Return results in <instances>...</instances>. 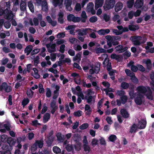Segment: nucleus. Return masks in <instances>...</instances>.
Returning <instances> with one entry per match:
<instances>
[{"instance_id": "nucleus-56", "label": "nucleus", "mask_w": 154, "mask_h": 154, "mask_svg": "<svg viewBox=\"0 0 154 154\" xmlns=\"http://www.w3.org/2000/svg\"><path fill=\"white\" fill-rule=\"evenodd\" d=\"M39 93L40 94L43 93L45 91V89L43 88V85L41 84H40L39 85Z\"/></svg>"}, {"instance_id": "nucleus-7", "label": "nucleus", "mask_w": 154, "mask_h": 154, "mask_svg": "<svg viewBox=\"0 0 154 154\" xmlns=\"http://www.w3.org/2000/svg\"><path fill=\"white\" fill-rule=\"evenodd\" d=\"M146 120L144 119H141L138 122V127L140 129H143L145 128L146 126Z\"/></svg>"}, {"instance_id": "nucleus-52", "label": "nucleus", "mask_w": 154, "mask_h": 154, "mask_svg": "<svg viewBox=\"0 0 154 154\" xmlns=\"http://www.w3.org/2000/svg\"><path fill=\"white\" fill-rule=\"evenodd\" d=\"M82 111L79 110L76 112H75L74 113V116L75 117H80L82 116Z\"/></svg>"}, {"instance_id": "nucleus-62", "label": "nucleus", "mask_w": 154, "mask_h": 154, "mask_svg": "<svg viewBox=\"0 0 154 154\" xmlns=\"http://www.w3.org/2000/svg\"><path fill=\"white\" fill-rule=\"evenodd\" d=\"M65 45L64 44H62L60 47L59 51L62 53H63L65 51Z\"/></svg>"}, {"instance_id": "nucleus-12", "label": "nucleus", "mask_w": 154, "mask_h": 154, "mask_svg": "<svg viewBox=\"0 0 154 154\" xmlns=\"http://www.w3.org/2000/svg\"><path fill=\"white\" fill-rule=\"evenodd\" d=\"M146 93L145 94V95L146 96L147 98L151 100H152V93L149 87H148L147 91Z\"/></svg>"}, {"instance_id": "nucleus-37", "label": "nucleus", "mask_w": 154, "mask_h": 154, "mask_svg": "<svg viewBox=\"0 0 154 154\" xmlns=\"http://www.w3.org/2000/svg\"><path fill=\"white\" fill-rule=\"evenodd\" d=\"M120 99L122 104H124L127 102L128 97L126 95H125L123 96H122V97H121Z\"/></svg>"}, {"instance_id": "nucleus-11", "label": "nucleus", "mask_w": 154, "mask_h": 154, "mask_svg": "<svg viewBox=\"0 0 154 154\" xmlns=\"http://www.w3.org/2000/svg\"><path fill=\"white\" fill-rule=\"evenodd\" d=\"M104 0H95V8L97 10L99 8L101 7L103 3Z\"/></svg>"}, {"instance_id": "nucleus-30", "label": "nucleus", "mask_w": 154, "mask_h": 154, "mask_svg": "<svg viewBox=\"0 0 154 154\" xmlns=\"http://www.w3.org/2000/svg\"><path fill=\"white\" fill-rule=\"evenodd\" d=\"M101 66V63L98 62L97 63L95 66L94 69L95 70V73L96 74L98 73L100 70V67Z\"/></svg>"}, {"instance_id": "nucleus-5", "label": "nucleus", "mask_w": 154, "mask_h": 154, "mask_svg": "<svg viewBox=\"0 0 154 154\" xmlns=\"http://www.w3.org/2000/svg\"><path fill=\"white\" fill-rule=\"evenodd\" d=\"M143 97V95L140 94H137V97L134 98V101L136 104L140 105L142 104V98Z\"/></svg>"}, {"instance_id": "nucleus-10", "label": "nucleus", "mask_w": 154, "mask_h": 154, "mask_svg": "<svg viewBox=\"0 0 154 154\" xmlns=\"http://www.w3.org/2000/svg\"><path fill=\"white\" fill-rule=\"evenodd\" d=\"M9 145L10 146H11L12 148V146L14 145L16 142L15 139L12 138L11 137H8V140L7 142Z\"/></svg>"}, {"instance_id": "nucleus-39", "label": "nucleus", "mask_w": 154, "mask_h": 154, "mask_svg": "<svg viewBox=\"0 0 154 154\" xmlns=\"http://www.w3.org/2000/svg\"><path fill=\"white\" fill-rule=\"evenodd\" d=\"M53 150L54 152L56 154H58L61 152V149L58 147L55 146L53 147Z\"/></svg>"}, {"instance_id": "nucleus-45", "label": "nucleus", "mask_w": 154, "mask_h": 154, "mask_svg": "<svg viewBox=\"0 0 154 154\" xmlns=\"http://www.w3.org/2000/svg\"><path fill=\"white\" fill-rule=\"evenodd\" d=\"M34 94V92L31 89L27 91L26 94L28 97L29 98H32Z\"/></svg>"}, {"instance_id": "nucleus-9", "label": "nucleus", "mask_w": 154, "mask_h": 154, "mask_svg": "<svg viewBox=\"0 0 154 154\" xmlns=\"http://www.w3.org/2000/svg\"><path fill=\"white\" fill-rule=\"evenodd\" d=\"M143 0H137L135 2L134 6L136 8H141L143 5Z\"/></svg>"}, {"instance_id": "nucleus-16", "label": "nucleus", "mask_w": 154, "mask_h": 154, "mask_svg": "<svg viewBox=\"0 0 154 154\" xmlns=\"http://www.w3.org/2000/svg\"><path fill=\"white\" fill-rule=\"evenodd\" d=\"M137 90L140 93L145 94L147 91V89L146 88L143 86H138L137 88Z\"/></svg>"}, {"instance_id": "nucleus-53", "label": "nucleus", "mask_w": 154, "mask_h": 154, "mask_svg": "<svg viewBox=\"0 0 154 154\" xmlns=\"http://www.w3.org/2000/svg\"><path fill=\"white\" fill-rule=\"evenodd\" d=\"M39 19L37 17H35L33 18V21L35 26H37L39 24Z\"/></svg>"}, {"instance_id": "nucleus-61", "label": "nucleus", "mask_w": 154, "mask_h": 154, "mask_svg": "<svg viewBox=\"0 0 154 154\" xmlns=\"http://www.w3.org/2000/svg\"><path fill=\"white\" fill-rule=\"evenodd\" d=\"M103 18L104 20L106 22L110 20V17L107 15L106 14H104L103 15Z\"/></svg>"}, {"instance_id": "nucleus-42", "label": "nucleus", "mask_w": 154, "mask_h": 154, "mask_svg": "<svg viewBox=\"0 0 154 154\" xmlns=\"http://www.w3.org/2000/svg\"><path fill=\"white\" fill-rule=\"evenodd\" d=\"M75 16L72 14H70L68 15L67 20L69 22H73Z\"/></svg>"}, {"instance_id": "nucleus-59", "label": "nucleus", "mask_w": 154, "mask_h": 154, "mask_svg": "<svg viewBox=\"0 0 154 154\" xmlns=\"http://www.w3.org/2000/svg\"><path fill=\"white\" fill-rule=\"evenodd\" d=\"M81 5L80 4L77 3L75 7V9L77 11H79L81 10Z\"/></svg>"}, {"instance_id": "nucleus-22", "label": "nucleus", "mask_w": 154, "mask_h": 154, "mask_svg": "<svg viewBox=\"0 0 154 154\" xmlns=\"http://www.w3.org/2000/svg\"><path fill=\"white\" fill-rule=\"evenodd\" d=\"M32 70L34 71V75H32L36 79L39 78L40 77V75L38 74V69L35 68H33Z\"/></svg>"}, {"instance_id": "nucleus-24", "label": "nucleus", "mask_w": 154, "mask_h": 154, "mask_svg": "<svg viewBox=\"0 0 154 154\" xmlns=\"http://www.w3.org/2000/svg\"><path fill=\"white\" fill-rule=\"evenodd\" d=\"M56 137L58 141L61 142H63L64 140V135L62 136L61 133L58 132L56 134Z\"/></svg>"}, {"instance_id": "nucleus-19", "label": "nucleus", "mask_w": 154, "mask_h": 154, "mask_svg": "<svg viewBox=\"0 0 154 154\" xmlns=\"http://www.w3.org/2000/svg\"><path fill=\"white\" fill-rule=\"evenodd\" d=\"M51 117L50 114L49 113H46L43 117V122L44 123H46L50 119Z\"/></svg>"}, {"instance_id": "nucleus-18", "label": "nucleus", "mask_w": 154, "mask_h": 154, "mask_svg": "<svg viewBox=\"0 0 154 154\" xmlns=\"http://www.w3.org/2000/svg\"><path fill=\"white\" fill-rule=\"evenodd\" d=\"M123 7V4L121 2L117 3L115 5V10L116 12H118L121 10Z\"/></svg>"}, {"instance_id": "nucleus-6", "label": "nucleus", "mask_w": 154, "mask_h": 154, "mask_svg": "<svg viewBox=\"0 0 154 154\" xmlns=\"http://www.w3.org/2000/svg\"><path fill=\"white\" fill-rule=\"evenodd\" d=\"M56 102L55 100H52L50 103V107L51 108V113L54 114L55 111L57 110L58 108L57 106L56 105Z\"/></svg>"}, {"instance_id": "nucleus-26", "label": "nucleus", "mask_w": 154, "mask_h": 154, "mask_svg": "<svg viewBox=\"0 0 154 154\" xmlns=\"http://www.w3.org/2000/svg\"><path fill=\"white\" fill-rule=\"evenodd\" d=\"M129 29L131 31H135L139 29L138 25H129L128 26Z\"/></svg>"}, {"instance_id": "nucleus-8", "label": "nucleus", "mask_w": 154, "mask_h": 154, "mask_svg": "<svg viewBox=\"0 0 154 154\" xmlns=\"http://www.w3.org/2000/svg\"><path fill=\"white\" fill-rule=\"evenodd\" d=\"M120 112L121 114L124 118L127 119L129 117V114L126 109H121L120 110Z\"/></svg>"}, {"instance_id": "nucleus-1", "label": "nucleus", "mask_w": 154, "mask_h": 154, "mask_svg": "<svg viewBox=\"0 0 154 154\" xmlns=\"http://www.w3.org/2000/svg\"><path fill=\"white\" fill-rule=\"evenodd\" d=\"M116 3L115 0H107L106 1L103 6L105 10H108L113 8Z\"/></svg>"}, {"instance_id": "nucleus-20", "label": "nucleus", "mask_w": 154, "mask_h": 154, "mask_svg": "<svg viewBox=\"0 0 154 154\" xmlns=\"http://www.w3.org/2000/svg\"><path fill=\"white\" fill-rule=\"evenodd\" d=\"M34 143L37 146H38L39 148H42L43 146L44 142L42 140H36Z\"/></svg>"}, {"instance_id": "nucleus-27", "label": "nucleus", "mask_w": 154, "mask_h": 154, "mask_svg": "<svg viewBox=\"0 0 154 154\" xmlns=\"http://www.w3.org/2000/svg\"><path fill=\"white\" fill-rule=\"evenodd\" d=\"M94 4L92 2H90L88 3L86 8L87 11L89 12V11H91L94 8Z\"/></svg>"}, {"instance_id": "nucleus-46", "label": "nucleus", "mask_w": 154, "mask_h": 154, "mask_svg": "<svg viewBox=\"0 0 154 154\" xmlns=\"http://www.w3.org/2000/svg\"><path fill=\"white\" fill-rule=\"evenodd\" d=\"M88 127V124L87 123L83 124L79 126V128L81 130L86 129Z\"/></svg>"}, {"instance_id": "nucleus-34", "label": "nucleus", "mask_w": 154, "mask_h": 154, "mask_svg": "<svg viewBox=\"0 0 154 154\" xmlns=\"http://www.w3.org/2000/svg\"><path fill=\"white\" fill-rule=\"evenodd\" d=\"M29 102V99L27 97L24 98L22 102V105L23 106V107L28 104Z\"/></svg>"}, {"instance_id": "nucleus-44", "label": "nucleus", "mask_w": 154, "mask_h": 154, "mask_svg": "<svg viewBox=\"0 0 154 154\" xmlns=\"http://www.w3.org/2000/svg\"><path fill=\"white\" fill-rule=\"evenodd\" d=\"M13 14L12 12L11 11H9V13H8L6 15V19L8 20H10L11 19H12L13 18V17L12 15Z\"/></svg>"}, {"instance_id": "nucleus-23", "label": "nucleus", "mask_w": 154, "mask_h": 154, "mask_svg": "<svg viewBox=\"0 0 154 154\" xmlns=\"http://www.w3.org/2000/svg\"><path fill=\"white\" fill-rule=\"evenodd\" d=\"M96 54H100L101 53H106V51L103 48H97L96 47L95 49V52Z\"/></svg>"}, {"instance_id": "nucleus-33", "label": "nucleus", "mask_w": 154, "mask_h": 154, "mask_svg": "<svg viewBox=\"0 0 154 154\" xmlns=\"http://www.w3.org/2000/svg\"><path fill=\"white\" fill-rule=\"evenodd\" d=\"M56 45L55 43L52 44L51 45V48L52 49H48V52L50 53H51L56 51Z\"/></svg>"}, {"instance_id": "nucleus-48", "label": "nucleus", "mask_w": 154, "mask_h": 154, "mask_svg": "<svg viewBox=\"0 0 154 154\" xmlns=\"http://www.w3.org/2000/svg\"><path fill=\"white\" fill-rule=\"evenodd\" d=\"M78 41V39L75 38H70L69 39V41L72 44L76 43Z\"/></svg>"}, {"instance_id": "nucleus-28", "label": "nucleus", "mask_w": 154, "mask_h": 154, "mask_svg": "<svg viewBox=\"0 0 154 154\" xmlns=\"http://www.w3.org/2000/svg\"><path fill=\"white\" fill-rule=\"evenodd\" d=\"M137 129V126L135 124H134L130 127L129 132L132 134L133 133H135Z\"/></svg>"}, {"instance_id": "nucleus-29", "label": "nucleus", "mask_w": 154, "mask_h": 154, "mask_svg": "<svg viewBox=\"0 0 154 154\" xmlns=\"http://www.w3.org/2000/svg\"><path fill=\"white\" fill-rule=\"evenodd\" d=\"M131 80L135 84H137L138 82V79L135 76L134 73H133L131 76Z\"/></svg>"}, {"instance_id": "nucleus-15", "label": "nucleus", "mask_w": 154, "mask_h": 154, "mask_svg": "<svg viewBox=\"0 0 154 154\" xmlns=\"http://www.w3.org/2000/svg\"><path fill=\"white\" fill-rule=\"evenodd\" d=\"M46 20L53 27L55 26L57 24V21L56 20L52 21L51 18L49 16H47L46 17Z\"/></svg>"}, {"instance_id": "nucleus-41", "label": "nucleus", "mask_w": 154, "mask_h": 154, "mask_svg": "<svg viewBox=\"0 0 154 154\" xmlns=\"http://www.w3.org/2000/svg\"><path fill=\"white\" fill-rule=\"evenodd\" d=\"M2 148L3 150H5V151L8 150L12 149V148L11 147V146H9L6 144L3 145L2 146Z\"/></svg>"}, {"instance_id": "nucleus-64", "label": "nucleus", "mask_w": 154, "mask_h": 154, "mask_svg": "<svg viewBox=\"0 0 154 154\" xmlns=\"http://www.w3.org/2000/svg\"><path fill=\"white\" fill-rule=\"evenodd\" d=\"M5 27L6 29H9L11 26V23L9 21L5 22L4 24Z\"/></svg>"}, {"instance_id": "nucleus-40", "label": "nucleus", "mask_w": 154, "mask_h": 154, "mask_svg": "<svg viewBox=\"0 0 154 154\" xmlns=\"http://www.w3.org/2000/svg\"><path fill=\"white\" fill-rule=\"evenodd\" d=\"M117 139L116 136L114 134L111 135L109 137V140L112 142H114Z\"/></svg>"}, {"instance_id": "nucleus-31", "label": "nucleus", "mask_w": 154, "mask_h": 154, "mask_svg": "<svg viewBox=\"0 0 154 154\" xmlns=\"http://www.w3.org/2000/svg\"><path fill=\"white\" fill-rule=\"evenodd\" d=\"M63 0H53V3L55 7H56L58 5L62 4Z\"/></svg>"}, {"instance_id": "nucleus-13", "label": "nucleus", "mask_w": 154, "mask_h": 154, "mask_svg": "<svg viewBox=\"0 0 154 154\" xmlns=\"http://www.w3.org/2000/svg\"><path fill=\"white\" fill-rule=\"evenodd\" d=\"M38 18L39 19L40 21V24L41 26L43 27L46 26V23L45 22L42 20V15L40 14H38Z\"/></svg>"}, {"instance_id": "nucleus-63", "label": "nucleus", "mask_w": 154, "mask_h": 154, "mask_svg": "<svg viewBox=\"0 0 154 154\" xmlns=\"http://www.w3.org/2000/svg\"><path fill=\"white\" fill-rule=\"evenodd\" d=\"M123 59V57L122 55H117L115 60L118 62H120L122 61Z\"/></svg>"}, {"instance_id": "nucleus-57", "label": "nucleus", "mask_w": 154, "mask_h": 154, "mask_svg": "<svg viewBox=\"0 0 154 154\" xmlns=\"http://www.w3.org/2000/svg\"><path fill=\"white\" fill-rule=\"evenodd\" d=\"M46 95V97H51V92L50 88H47Z\"/></svg>"}, {"instance_id": "nucleus-58", "label": "nucleus", "mask_w": 154, "mask_h": 154, "mask_svg": "<svg viewBox=\"0 0 154 154\" xmlns=\"http://www.w3.org/2000/svg\"><path fill=\"white\" fill-rule=\"evenodd\" d=\"M22 78L20 74H18L17 75V77L16 78V79L15 80V81H17L19 80H20L19 82H23L24 80V78L23 79H21Z\"/></svg>"}, {"instance_id": "nucleus-54", "label": "nucleus", "mask_w": 154, "mask_h": 154, "mask_svg": "<svg viewBox=\"0 0 154 154\" xmlns=\"http://www.w3.org/2000/svg\"><path fill=\"white\" fill-rule=\"evenodd\" d=\"M51 59L52 61H54L56 58V54L53 53L50 54Z\"/></svg>"}, {"instance_id": "nucleus-43", "label": "nucleus", "mask_w": 154, "mask_h": 154, "mask_svg": "<svg viewBox=\"0 0 154 154\" xmlns=\"http://www.w3.org/2000/svg\"><path fill=\"white\" fill-rule=\"evenodd\" d=\"M127 4L128 8H131L134 4V0H128L127 2Z\"/></svg>"}, {"instance_id": "nucleus-32", "label": "nucleus", "mask_w": 154, "mask_h": 154, "mask_svg": "<svg viewBox=\"0 0 154 154\" xmlns=\"http://www.w3.org/2000/svg\"><path fill=\"white\" fill-rule=\"evenodd\" d=\"M121 87L123 89H127L129 88V85L126 82H123L121 83Z\"/></svg>"}, {"instance_id": "nucleus-35", "label": "nucleus", "mask_w": 154, "mask_h": 154, "mask_svg": "<svg viewBox=\"0 0 154 154\" xmlns=\"http://www.w3.org/2000/svg\"><path fill=\"white\" fill-rule=\"evenodd\" d=\"M28 6L30 11L33 13L34 12V9L33 5L32 3L30 1L28 2Z\"/></svg>"}, {"instance_id": "nucleus-38", "label": "nucleus", "mask_w": 154, "mask_h": 154, "mask_svg": "<svg viewBox=\"0 0 154 154\" xmlns=\"http://www.w3.org/2000/svg\"><path fill=\"white\" fill-rule=\"evenodd\" d=\"M37 146L34 143L31 146L30 148L31 151L32 153H35V151L37 150Z\"/></svg>"}, {"instance_id": "nucleus-17", "label": "nucleus", "mask_w": 154, "mask_h": 154, "mask_svg": "<svg viewBox=\"0 0 154 154\" xmlns=\"http://www.w3.org/2000/svg\"><path fill=\"white\" fill-rule=\"evenodd\" d=\"M77 32L79 35L83 36L86 35L88 32V29H78Z\"/></svg>"}, {"instance_id": "nucleus-36", "label": "nucleus", "mask_w": 154, "mask_h": 154, "mask_svg": "<svg viewBox=\"0 0 154 154\" xmlns=\"http://www.w3.org/2000/svg\"><path fill=\"white\" fill-rule=\"evenodd\" d=\"M8 137L7 135L5 134L2 135L1 137V140L2 142L4 143L7 142Z\"/></svg>"}, {"instance_id": "nucleus-14", "label": "nucleus", "mask_w": 154, "mask_h": 154, "mask_svg": "<svg viewBox=\"0 0 154 154\" xmlns=\"http://www.w3.org/2000/svg\"><path fill=\"white\" fill-rule=\"evenodd\" d=\"M34 45H29L27 46L24 50L25 53H26V55H29L32 50Z\"/></svg>"}, {"instance_id": "nucleus-55", "label": "nucleus", "mask_w": 154, "mask_h": 154, "mask_svg": "<svg viewBox=\"0 0 154 154\" xmlns=\"http://www.w3.org/2000/svg\"><path fill=\"white\" fill-rule=\"evenodd\" d=\"M97 17L95 16L92 17L89 19L90 22L92 23L95 22L97 21Z\"/></svg>"}, {"instance_id": "nucleus-2", "label": "nucleus", "mask_w": 154, "mask_h": 154, "mask_svg": "<svg viewBox=\"0 0 154 154\" xmlns=\"http://www.w3.org/2000/svg\"><path fill=\"white\" fill-rule=\"evenodd\" d=\"M3 90H4L6 92L8 93L11 91L12 88L11 86H8L7 83L3 82L0 85V91Z\"/></svg>"}, {"instance_id": "nucleus-21", "label": "nucleus", "mask_w": 154, "mask_h": 154, "mask_svg": "<svg viewBox=\"0 0 154 154\" xmlns=\"http://www.w3.org/2000/svg\"><path fill=\"white\" fill-rule=\"evenodd\" d=\"M81 21L82 23H85L86 20L87 18V16L86 15V12L84 11H83L82 12L81 15Z\"/></svg>"}, {"instance_id": "nucleus-51", "label": "nucleus", "mask_w": 154, "mask_h": 154, "mask_svg": "<svg viewBox=\"0 0 154 154\" xmlns=\"http://www.w3.org/2000/svg\"><path fill=\"white\" fill-rule=\"evenodd\" d=\"M84 150V151L86 152L88 151L89 152L90 150V148L88 145L83 144V145Z\"/></svg>"}, {"instance_id": "nucleus-4", "label": "nucleus", "mask_w": 154, "mask_h": 154, "mask_svg": "<svg viewBox=\"0 0 154 154\" xmlns=\"http://www.w3.org/2000/svg\"><path fill=\"white\" fill-rule=\"evenodd\" d=\"M127 47H124L122 45H119L115 47L116 52L119 53L123 52L126 51L128 49Z\"/></svg>"}, {"instance_id": "nucleus-47", "label": "nucleus", "mask_w": 154, "mask_h": 154, "mask_svg": "<svg viewBox=\"0 0 154 154\" xmlns=\"http://www.w3.org/2000/svg\"><path fill=\"white\" fill-rule=\"evenodd\" d=\"M66 149L67 151L70 152L73 150V147L72 145L68 144L66 147Z\"/></svg>"}, {"instance_id": "nucleus-49", "label": "nucleus", "mask_w": 154, "mask_h": 154, "mask_svg": "<svg viewBox=\"0 0 154 154\" xmlns=\"http://www.w3.org/2000/svg\"><path fill=\"white\" fill-rule=\"evenodd\" d=\"M116 94L119 96L121 97L125 95V92L123 90H117L116 91Z\"/></svg>"}, {"instance_id": "nucleus-25", "label": "nucleus", "mask_w": 154, "mask_h": 154, "mask_svg": "<svg viewBox=\"0 0 154 154\" xmlns=\"http://www.w3.org/2000/svg\"><path fill=\"white\" fill-rule=\"evenodd\" d=\"M20 9L21 11H25L26 10V4L25 1H21L20 5Z\"/></svg>"}, {"instance_id": "nucleus-50", "label": "nucleus", "mask_w": 154, "mask_h": 154, "mask_svg": "<svg viewBox=\"0 0 154 154\" xmlns=\"http://www.w3.org/2000/svg\"><path fill=\"white\" fill-rule=\"evenodd\" d=\"M40 49L39 48H36L32 50L31 52V56L35 54H38L40 51Z\"/></svg>"}, {"instance_id": "nucleus-60", "label": "nucleus", "mask_w": 154, "mask_h": 154, "mask_svg": "<svg viewBox=\"0 0 154 154\" xmlns=\"http://www.w3.org/2000/svg\"><path fill=\"white\" fill-rule=\"evenodd\" d=\"M137 67H138V70L142 72H144L145 71V68L141 65L137 64Z\"/></svg>"}, {"instance_id": "nucleus-3", "label": "nucleus", "mask_w": 154, "mask_h": 154, "mask_svg": "<svg viewBox=\"0 0 154 154\" xmlns=\"http://www.w3.org/2000/svg\"><path fill=\"white\" fill-rule=\"evenodd\" d=\"M142 37L140 36H131L130 39L134 45H139L141 44L140 41L142 39Z\"/></svg>"}]
</instances>
